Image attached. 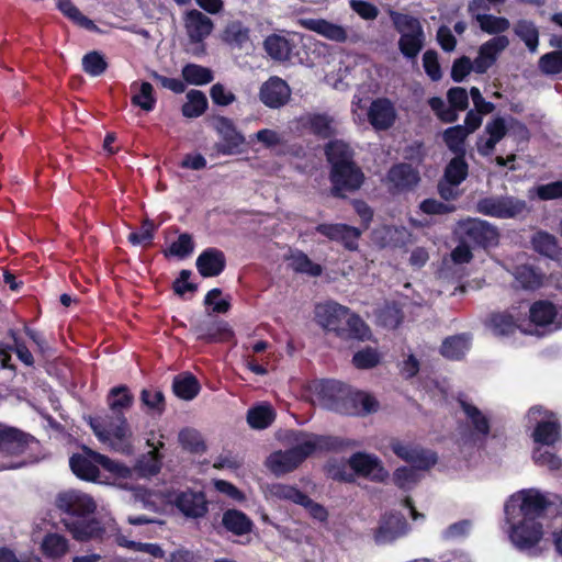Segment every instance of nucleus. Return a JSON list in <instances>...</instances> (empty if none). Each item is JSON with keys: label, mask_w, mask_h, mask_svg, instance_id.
Listing matches in <instances>:
<instances>
[{"label": "nucleus", "mask_w": 562, "mask_h": 562, "mask_svg": "<svg viewBox=\"0 0 562 562\" xmlns=\"http://www.w3.org/2000/svg\"><path fill=\"white\" fill-rule=\"evenodd\" d=\"M548 506L544 494L535 488L513 494L505 504L507 522L512 524V542L520 550H528L542 538V526L537 520Z\"/></svg>", "instance_id": "f257e3e1"}, {"label": "nucleus", "mask_w": 562, "mask_h": 562, "mask_svg": "<svg viewBox=\"0 0 562 562\" xmlns=\"http://www.w3.org/2000/svg\"><path fill=\"white\" fill-rule=\"evenodd\" d=\"M57 507L67 514L64 524L77 540L85 541L100 537L103 532L114 529V520L110 516L97 520L91 515L97 509L93 498L80 491H67L58 495Z\"/></svg>", "instance_id": "f03ea898"}, {"label": "nucleus", "mask_w": 562, "mask_h": 562, "mask_svg": "<svg viewBox=\"0 0 562 562\" xmlns=\"http://www.w3.org/2000/svg\"><path fill=\"white\" fill-rule=\"evenodd\" d=\"M108 403L115 416L104 418H90V426L97 438L110 449L130 452L132 448V432L126 418L121 411L128 408L133 396L125 386L113 387L109 394Z\"/></svg>", "instance_id": "7ed1b4c3"}, {"label": "nucleus", "mask_w": 562, "mask_h": 562, "mask_svg": "<svg viewBox=\"0 0 562 562\" xmlns=\"http://www.w3.org/2000/svg\"><path fill=\"white\" fill-rule=\"evenodd\" d=\"M349 445H353V442H345L328 436L306 434L292 449L271 453L266 461V465L276 475H282L297 468L303 460L316 451L338 450Z\"/></svg>", "instance_id": "20e7f679"}, {"label": "nucleus", "mask_w": 562, "mask_h": 562, "mask_svg": "<svg viewBox=\"0 0 562 562\" xmlns=\"http://www.w3.org/2000/svg\"><path fill=\"white\" fill-rule=\"evenodd\" d=\"M314 318L322 328L334 331L339 337L358 340H367L371 337L370 328L358 315L334 301L316 304Z\"/></svg>", "instance_id": "39448f33"}, {"label": "nucleus", "mask_w": 562, "mask_h": 562, "mask_svg": "<svg viewBox=\"0 0 562 562\" xmlns=\"http://www.w3.org/2000/svg\"><path fill=\"white\" fill-rule=\"evenodd\" d=\"M527 417L530 423L536 424L532 432L535 442L541 445L533 450L532 459L535 463L550 470L560 469L562 464L560 458L543 447L552 446L560 439V428L553 418V414L540 406H535L529 409Z\"/></svg>", "instance_id": "423d86ee"}, {"label": "nucleus", "mask_w": 562, "mask_h": 562, "mask_svg": "<svg viewBox=\"0 0 562 562\" xmlns=\"http://www.w3.org/2000/svg\"><path fill=\"white\" fill-rule=\"evenodd\" d=\"M391 448L398 458L411 464L394 472L395 484L404 490L412 488L420 480V471L430 469L437 462L435 453L413 443L395 440Z\"/></svg>", "instance_id": "0eeeda50"}, {"label": "nucleus", "mask_w": 562, "mask_h": 562, "mask_svg": "<svg viewBox=\"0 0 562 562\" xmlns=\"http://www.w3.org/2000/svg\"><path fill=\"white\" fill-rule=\"evenodd\" d=\"M69 465L77 477L86 481H99L100 469L119 479L132 476L130 468L88 448H83L82 453L74 454L69 460Z\"/></svg>", "instance_id": "6e6552de"}, {"label": "nucleus", "mask_w": 562, "mask_h": 562, "mask_svg": "<svg viewBox=\"0 0 562 562\" xmlns=\"http://www.w3.org/2000/svg\"><path fill=\"white\" fill-rule=\"evenodd\" d=\"M326 471L329 477L346 482L352 481L355 474L373 481H383L387 477V472L379 458L363 452L352 454L348 463L331 461L327 464Z\"/></svg>", "instance_id": "1a4fd4ad"}, {"label": "nucleus", "mask_w": 562, "mask_h": 562, "mask_svg": "<svg viewBox=\"0 0 562 562\" xmlns=\"http://www.w3.org/2000/svg\"><path fill=\"white\" fill-rule=\"evenodd\" d=\"M454 234L458 246H493L499 236L497 228L487 221L471 217L460 221Z\"/></svg>", "instance_id": "9d476101"}, {"label": "nucleus", "mask_w": 562, "mask_h": 562, "mask_svg": "<svg viewBox=\"0 0 562 562\" xmlns=\"http://www.w3.org/2000/svg\"><path fill=\"white\" fill-rule=\"evenodd\" d=\"M476 211L495 218H515L527 211V202L514 195H491L476 202Z\"/></svg>", "instance_id": "9b49d317"}, {"label": "nucleus", "mask_w": 562, "mask_h": 562, "mask_svg": "<svg viewBox=\"0 0 562 562\" xmlns=\"http://www.w3.org/2000/svg\"><path fill=\"white\" fill-rule=\"evenodd\" d=\"M329 180L334 196L342 198L344 191L353 192L363 184L364 173L357 162L330 168Z\"/></svg>", "instance_id": "f8f14e48"}, {"label": "nucleus", "mask_w": 562, "mask_h": 562, "mask_svg": "<svg viewBox=\"0 0 562 562\" xmlns=\"http://www.w3.org/2000/svg\"><path fill=\"white\" fill-rule=\"evenodd\" d=\"M292 90L288 82L278 77H269L259 89V100L269 109H281L291 99Z\"/></svg>", "instance_id": "ddd939ff"}, {"label": "nucleus", "mask_w": 562, "mask_h": 562, "mask_svg": "<svg viewBox=\"0 0 562 562\" xmlns=\"http://www.w3.org/2000/svg\"><path fill=\"white\" fill-rule=\"evenodd\" d=\"M215 130L223 138V143L216 144L218 154L234 155L240 153V146L245 143V137L237 131L231 119L218 116L215 120Z\"/></svg>", "instance_id": "4468645a"}, {"label": "nucleus", "mask_w": 562, "mask_h": 562, "mask_svg": "<svg viewBox=\"0 0 562 562\" xmlns=\"http://www.w3.org/2000/svg\"><path fill=\"white\" fill-rule=\"evenodd\" d=\"M509 41L505 35L495 36L483 43L473 60L474 72L483 75L496 63L498 55L508 46Z\"/></svg>", "instance_id": "2eb2a0df"}, {"label": "nucleus", "mask_w": 562, "mask_h": 562, "mask_svg": "<svg viewBox=\"0 0 562 562\" xmlns=\"http://www.w3.org/2000/svg\"><path fill=\"white\" fill-rule=\"evenodd\" d=\"M168 502L175 504L187 517H202L207 512L205 497L200 492L187 491L180 494H169Z\"/></svg>", "instance_id": "dca6fc26"}, {"label": "nucleus", "mask_w": 562, "mask_h": 562, "mask_svg": "<svg viewBox=\"0 0 562 562\" xmlns=\"http://www.w3.org/2000/svg\"><path fill=\"white\" fill-rule=\"evenodd\" d=\"M396 112L393 103L386 98L373 100L368 110V120L376 131H386L395 122Z\"/></svg>", "instance_id": "f3484780"}, {"label": "nucleus", "mask_w": 562, "mask_h": 562, "mask_svg": "<svg viewBox=\"0 0 562 562\" xmlns=\"http://www.w3.org/2000/svg\"><path fill=\"white\" fill-rule=\"evenodd\" d=\"M387 181L397 191H409L414 189L420 181L418 171L406 162L393 165L386 175Z\"/></svg>", "instance_id": "a211bd4d"}, {"label": "nucleus", "mask_w": 562, "mask_h": 562, "mask_svg": "<svg viewBox=\"0 0 562 562\" xmlns=\"http://www.w3.org/2000/svg\"><path fill=\"white\" fill-rule=\"evenodd\" d=\"M29 436L16 428L0 425V452L4 456H19L29 446Z\"/></svg>", "instance_id": "6ab92c4d"}, {"label": "nucleus", "mask_w": 562, "mask_h": 562, "mask_svg": "<svg viewBox=\"0 0 562 562\" xmlns=\"http://www.w3.org/2000/svg\"><path fill=\"white\" fill-rule=\"evenodd\" d=\"M316 232L334 241H341L342 246H356L355 243L361 235V231L347 224H319Z\"/></svg>", "instance_id": "aec40b11"}, {"label": "nucleus", "mask_w": 562, "mask_h": 562, "mask_svg": "<svg viewBox=\"0 0 562 562\" xmlns=\"http://www.w3.org/2000/svg\"><path fill=\"white\" fill-rule=\"evenodd\" d=\"M301 24L306 30L313 31L337 43H345L348 38L345 27L324 19H303L301 20Z\"/></svg>", "instance_id": "412c9836"}, {"label": "nucleus", "mask_w": 562, "mask_h": 562, "mask_svg": "<svg viewBox=\"0 0 562 562\" xmlns=\"http://www.w3.org/2000/svg\"><path fill=\"white\" fill-rule=\"evenodd\" d=\"M406 531L407 522L405 518L400 514H392L382 519L375 533V541L379 543H386L405 535Z\"/></svg>", "instance_id": "4be33fe9"}, {"label": "nucleus", "mask_w": 562, "mask_h": 562, "mask_svg": "<svg viewBox=\"0 0 562 562\" xmlns=\"http://www.w3.org/2000/svg\"><path fill=\"white\" fill-rule=\"evenodd\" d=\"M186 27L192 43L202 42L212 30V20L198 10H191L187 14Z\"/></svg>", "instance_id": "5701e85b"}, {"label": "nucleus", "mask_w": 562, "mask_h": 562, "mask_svg": "<svg viewBox=\"0 0 562 562\" xmlns=\"http://www.w3.org/2000/svg\"><path fill=\"white\" fill-rule=\"evenodd\" d=\"M324 153L330 168L356 162L355 150L342 139L329 140L325 145Z\"/></svg>", "instance_id": "b1692460"}, {"label": "nucleus", "mask_w": 562, "mask_h": 562, "mask_svg": "<svg viewBox=\"0 0 562 562\" xmlns=\"http://www.w3.org/2000/svg\"><path fill=\"white\" fill-rule=\"evenodd\" d=\"M226 259L218 249H206L196 259V268L201 276L216 277L225 268Z\"/></svg>", "instance_id": "393cba45"}, {"label": "nucleus", "mask_w": 562, "mask_h": 562, "mask_svg": "<svg viewBox=\"0 0 562 562\" xmlns=\"http://www.w3.org/2000/svg\"><path fill=\"white\" fill-rule=\"evenodd\" d=\"M263 48L272 59L285 61L291 58L293 45L284 36L271 34L265 38Z\"/></svg>", "instance_id": "a878e982"}, {"label": "nucleus", "mask_w": 562, "mask_h": 562, "mask_svg": "<svg viewBox=\"0 0 562 562\" xmlns=\"http://www.w3.org/2000/svg\"><path fill=\"white\" fill-rule=\"evenodd\" d=\"M469 175V165L465 155H454L447 164L443 171V180L450 186H460Z\"/></svg>", "instance_id": "bb28decb"}, {"label": "nucleus", "mask_w": 562, "mask_h": 562, "mask_svg": "<svg viewBox=\"0 0 562 562\" xmlns=\"http://www.w3.org/2000/svg\"><path fill=\"white\" fill-rule=\"evenodd\" d=\"M223 526L237 536H243L251 531L252 521L240 510L228 509L222 518Z\"/></svg>", "instance_id": "cd10ccee"}, {"label": "nucleus", "mask_w": 562, "mask_h": 562, "mask_svg": "<svg viewBox=\"0 0 562 562\" xmlns=\"http://www.w3.org/2000/svg\"><path fill=\"white\" fill-rule=\"evenodd\" d=\"M181 75L183 82L194 86H204L213 81V71L199 64L189 63L182 67Z\"/></svg>", "instance_id": "c85d7f7f"}, {"label": "nucleus", "mask_w": 562, "mask_h": 562, "mask_svg": "<svg viewBox=\"0 0 562 562\" xmlns=\"http://www.w3.org/2000/svg\"><path fill=\"white\" fill-rule=\"evenodd\" d=\"M207 109L206 95L200 90H190L187 93V102L181 106V113L184 117L195 119L204 114Z\"/></svg>", "instance_id": "c756f323"}, {"label": "nucleus", "mask_w": 562, "mask_h": 562, "mask_svg": "<svg viewBox=\"0 0 562 562\" xmlns=\"http://www.w3.org/2000/svg\"><path fill=\"white\" fill-rule=\"evenodd\" d=\"M469 131L463 128L462 125H454L448 127L442 135L443 142L448 149L454 155H465V139Z\"/></svg>", "instance_id": "7c9ffc66"}, {"label": "nucleus", "mask_w": 562, "mask_h": 562, "mask_svg": "<svg viewBox=\"0 0 562 562\" xmlns=\"http://www.w3.org/2000/svg\"><path fill=\"white\" fill-rule=\"evenodd\" d=\"M394 30L400 34H419L425 33L423 24L418 18L401 13L397 11H391L390 13Z\"/></svg>", "instance_id": "2f4dec72"}, {"label": "nucleus", "mask_w": 562, "mask_h": 562, "mask_svg": "<svg viewBox=\"0 0 562 562\" xmlns=\"http://www.w3.org/2000/svg\"><path fill=\"white\" fill-rule=\"evenodd\" d=\"M514 33L519 37L527 48L535 53L539 45V30L532 21L518 20L514 25Z\"/></svg>", "instance_id": "473e14b6"}, {"label": "nucleus", "mask_w": 562, "mask_h": 562, "mask_svg": "<svg viewBox=\"0 0 562 562\" xmlns=\"http://www.w3.org/2000/svg\"><path fill=\"white\" fill-rule=\"evenodd\" d=\"M288 266L297 273H305L311 277H317L322 273V267L314 263L304 252L296 249L286 258Z\"/></svg>", "instance_id": "72a5a7b5"}, {"label": "nucleus", "mask_w": 562, "mask_h": 562, "mask_svg": "<svg viewBox=\"0 0 562 562\" xmlns=\"http://www.w3.org/2000/svg\"><path fill=\"white\" fill-rule=\"evenodd\" d=\"M512 273L518 285L526 290H536L543 283V274L527 265L514 268Z\"/></svg>", "instance_id": "f704fd0d"}, {"label": "nucleus", "mask_w": 562, "mask_h": 562, "mask_svg": "<svg viewBox=\"0 0 562 562\" xmlns=\"http://www.w3.org/2000/svg\"><path fill=\"white\" fill-rule=\"evenodd\" d=\"M172 387L175 394L186 401L194 398L200 391L198 380L190 373L177 375L173 380Z\"/></svg>", "instance_id": "c9c22d12"}, {"label": "nucleus", "mask_w": 562, "mask_h": 562, "mask_svg": "<svg viewBox=\"0 0 562 562\" xmlns=\"http://www.w3.org/2000/svg\"><path fill=\"white\" fill-rule=\"evenodd\" d=\"M425 33L402 34L397 45L401 54L407 59L416 58L425 46Z\"/></svg>", "instance_id": "e433bc0d"}, {"label": "nucleus", "mask_w": 562, "mask_h": 562, "mask_svg": "<svg viewBox=\"0 0 562 562\" xmlns=\"http://www.w3.org/2000/svg\"><path fill=\"white\" fill-rule=\"evenodd\" d=\"M557 317L555 306L546 301H539L530 307V319L537 326H548L554 323Z\"/></svg>", "instance_id": "4c0bfd02"}, {"label": "nucleus", "mask_w": 562, "mask_h": 562, "mask_svg": "<svg viewBox=\"0 0 562 562\" xmlns=\"http://www.w3.org/2000/svg\"><path fill=\"white\" fill-rule=\"evenodd\" d=\"M470 340L465 335L447 338L441 346V355L449 359L458 360L469 350Z\"/></svg>", "instance_id": "58836bf2"}, {"label": "nucleus", "mask_w": 562, "mask_h": 562, "mask_svg": "<svg viewBox=\"0 0 562 562\" xmlns=\"http://www.w3.org/2000/svg\"><path fill=\"white\" fill-rule=\"evenodd\" d=\"M276 414L269 404H261L248 411V424L256 429L267 428L274 419Z\"/></svg>", "instance_id": "ea45409f"}, {"label": "nucleus", "mask_w": 562, "mask_h": 562, "mask_svg": "<svg viewBox=\"0 0 562 562\" xmlns=\"http://www.w3.org/2000/svg\"><path fill=\"white\" fill-rule=\"evenodd\" d=\"M334 120L325 113H316L308 117L307 126L317 137L326 139L335 134Z\"/></svg>", "instance_id": "a19ab883"}, {"label": "nucleus", "mask_w": 562, "mask_h": 562, "mask_svg": "<svg viewBox=\"0 0 562 562\" xmlns=\"http://www.w3.org/2000/svg\"><path fill=\"white\" fill-rule=\"evenodd\" d=\"M42 551L47 558H60L68 551V542L65 537L57 533L47 535L42 541Z\"/></svg>", "instance_id": "79ce46f5"}, {"label": "nucleus", "mask_w": 562, "mask_h": 562, "mask_svg": "<svg viewBox=\"0 0 562 562\" xmlns=\"http://www.w3.org/2000/svg\"><path fill=\"white\" fill-rule=\"evenodd\" d=\"M538 68L546 76L562 74V49L543 54L538 60Z\"/></svg>", "instance_id": "37998d69"}, {"label": "nucleus", "mask_w": 562, "mask_h": 562, "mask_svg": "<svg viewBox=\"0 0 562 562\" xmlns=\"http://www.w3.org/2000/svg\"><path fill=\"white\" fill-rule=\"evenodd\" d=\"M131 103L146 112L153 111L156 106L157 98L155 97L151 83L143 81L139 86L138 93L132 95Z\"/></svg>", "instance_id": "c03bdc74"}, {"label": "nucleus", "mask_w": 562, "mask_h": 562, "mask_svg": "<svg viewBox=\"0 0 562 562\" xmlns=\"http://www.w3.org/2000/svg\"><path fill=\"white\" fill-rule=\"evenodd\" d=\"M476 21L483 32L487 34H501L506 32L510 23L504 16H495L493 14H476Z\"/></svg>", "instance_id": "a18cd8bd"}, {"label": "nucleus", "mask_w": 562, "mask_h": 562, "mask_svg": "<svg viewBox=\"0 0 562 562\" xmlns=\"http://www.w3.org/2000/svg\"><path fill=\"white\" fill-rule=\"evenodd\" d=\"M269 495L277 499L289 501L301 505L306 502V495L296 487L285 484H273L269 487Z\"/></svg>", "instance_id": "49530a36"}, {"label": "nucleus", "mask_w": 562, "mask_h": 562, "mask_svg": "<svg viewBox=\"0 0 562 562\" xmlns=\"http://www.w3.org/2000/svg\"><path fill=\"white\" fill-rule=\"evenodd\" d=\"M179 442L183 449L193 453H202L206 448L201 434L193 428L182 429L179 432Z\"/></svg>", "instance_id": "de8ad7c7"}, {"label": "nucleus", "mask_w": 562, "mask_h": 562, "mask_svg": "<svg viewBox=\"0 0 562 562\" xmlns=\"http://www.w3.org/2000/svg\"><path fill=\"white\" fill-rule=\"evenodd\" d=\"M116 542L121 547L127 548L135 552H144L154 558H159V559L165 557V551L157 543H145V542L131 541V540H127L122 535L116 536Z\"/></svg>", "instance_id": "09e8293b"}, {"label": "nucleus", "mask_w": 562, "mask_h": 562, "mask_svg": "<svg viewBox=\"0 0 562 562\" xmlns=\"http://www.w3.org/2000/svg\"><path fill=\"white\" fill-rule=\"evenodd\" d=\"M57 7L65 16H67L79 26L86 27L88 30L94 27L93 22L83 15L71 0H59Z\"/></svg>", "instance_id": "8fccbe9b"}, {"label": "nucleus", "mask_w": 562, "mask_h": 562, "mask_svg": "<svg viewBox=\"0 0 562 562\" xmlns=\"http://www.w3.org/2000/svg\"><path fill=\"white\" fill-rule=\"evenodd\" d=\"M106 68L108 63L104 56L97 50L87 53L82 58V69L92 77L101 76Z\"/></svg>", "instance_id": "3c124183"}, {"label": "nucleus", "mask_w": 562, "mask_h": 562, "mask_svg": "<svg viewBox=\"0 0 562 562\" xmlns=\"http://www.w3.org/2000/svg\"><path fill=\"white\" fill-rule=\"evenodd\" d=\"M460 404L475 430L483 436L487 435L490 427L486 417L475 406L462 398L460 400Z\"/></svg>", "instance_id": "603ef678"}, {"label": "nucleus", "mask_w": 562, "mask_h": 562, "mask_svg": "<svg viewBox=\"0 0 562 562\" xmlns=\"http://www.w3.org/2000/svg\"><path fill=\"white\" fill-rule=\"evenodd\" d=\"M160 470V460L157 456V451L153 450L147 454L143 456L136 464V471L140 476H153Z\"/></svg>", "instance_id": "864d4df0"}, {"label": "nucleus", "mask_w": 562, "mask_h": 562, "mask_svg": "<svg viewBox=\"0 0 562 562\" xmlns=\"http://www.w3.org/2000/svg\"><path fill=\"white\" fill-rule=\"evenodd\" d=\"M350 401L355 406V409L351 412L352 414H367L378 408L376 400L366 392L352 393Z\"/></svg>", "instance_id": "5fc2aeb1"}, {"label": "nucleus", "mask_w": 562, "mask_h": 562, "mask_svg": "<svg viewBox=\"0 0 562 562\" xmlns=\"http://www.w3.org/2000/svg\"><path fill=\"white\" fill-rule=\"evenodd\" d=\"M198 338L206 341H227L233 338V331L227 324H212L209 327L207 333L199 331Z\"/></svg>", "instance_id": "6e6d98bb"}, {"label": "nucleus", "mask_w": 562, "mask_h": 562, "mask_svg": "<svg viewBox=\"0 0 562 562\" xmlns=\"http://www.w3.org/2000/svg\"><path fill=\"white\" fill-rule=\"evenodd\" d=\"M423 67L426 75L432 81H439L442 78V71L438 60V53L435 49H427L424 53Z\"/></svg>", "instance_id": "4d7b16f0"}, {"label": "nucleus", "mask_w": 562, "mask_h": 562, "mask_svg": "<svg viewBox=\"0 0 562 562\" xmlns=\"http://www.w3.org/2000/svg\"><path fill=\"white\" fill-rule=\"evenodd\" d=\"M323 405L330 407L340 396V386L335 381H322L316 385Z\"/></svg>", "instance_id": "13d9d810"}, {"label": "nucleus", "mask_w": 562, "mask_h": 562, "mask_svg": "<svg viewBox=\"0 0 562 562\" xmlns=\"http://www.w3.org/2000/svg\"><path fill=\"white\" fill-rule=\"evenodd\" d=\"M473 61L468 56H461L453 60L451 67V79L454 82H462L471 71H474Z\"/></svg>", "instance_id": "bf43d9fd"}, {"label": "nucleus", "mask_w": 562, "mask_h": 562, "mask_svg": "<svg viewBox=\"0 0 562 562\" xmlns=\"http://www.w3.org/2000/svg\"><path fill=\"white\" fill-rule=\"evenodd\" d=\"M490 326L493 333L498 336L509 335L516 329L513 317L506 314L493 315L490 319Z\"/></svg>", "instance_id": "052dcab7"}, {"label": "nucleus", "mask_w": 562, "mask_h": 562, "mask_svg": "<svg viewBox=\"0 0 562 562\" xmlns=\"http://www.w3.org/2000/svg\"><path fill=\"white\" fill-rule=\"evenodd\" d=\"M380 361V353L372 348H366L355 353L352 362L358 369H370Z\"/></svg>", "instance_id": "680f3d73"}, {"label": "nucleus", "mask_w": 562, "mask_h": 562, "mask_svg": "<svg viewBox=\"0 0 562 562\" xmlns=\"http://www.w3.org/2000/svg\"><path fill=\"white\" fill-rule=\"evenodd\" d=\"M204 303L215 313H226L231 307L228 297L223 296L220 289H212L209 291Z\"/></svg>", "instance_id": "e2e57ef3"}, {"label": "nucleus", "mask_w": 562, "mask_h": 562, "mask_svg": "<svg viewBox=\"0 0 562 562\" xmlns=\"http://www.w3.org/2000/svg\"><path fill=\"white\" fill-rule=\"evenodd\" d=\"M156 224L150 220H145L137 232L128 234V241L132 244L149 243L154 238Z\"/></svg>", "instance_id": "0e129e2a"}, {"label": "nucleus", "mask_w": 562, "mask_h": 562, "mask_svg": "<svg viewBox=\"0 0 562 562\" xmlns=\"http://www.w3.org/2000/svg\"><path fill=\"white\" fill-rule=\"evenodd\" d=\"M449 105L459 110L465 111L469 108V94L462 87H452L447 92Z\"/></svg>", "instance_id": "69168bd1"}, {"label": "nucleus", "mask_w": 562, "mask_h": 562, "mask_svg": "<svg viewBox=\"0 0 562 562\" xmlns=\"http://www.w3.org/2000/svg\"><path fill=\"white\" fill-rule=\"evenodd\" d=\"M537 196L541 201H551L562 199V181H553L546 184H540L536 189Z\"/></svg>", "instance_id": "338daca9"}, {"label": "nucleus", "mask_w": 562, "mask_h": 562, "mask_svg": "<svg viewBox=\"0 0 562 562\" xmlns=\"http://www.w3.org/2000/svg\"><path fill=\"white\" fill-rule=\"evenodd\" d=\"M210 95L213 103L220 106L229 105L236 100L235 94L232 91L226 90L224 85L220 82L212 86Z\"/></svg>", "instance_id": "774afa93"}]
</instances>
